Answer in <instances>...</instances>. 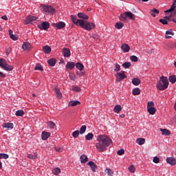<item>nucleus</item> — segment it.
<instances>
[{
	"instance_id": "obj_1",
	"label": "nucleus",
	"mask_w": 176,
	"mask_h": 176,
	"mask_svg": "<svg viewBox=\"0 0 176 176\" xmlns=\"http://www.w3.org/2000/svg\"><path fill=\"white\" fill-rule=\"evenodd\" d=\"M96 148L99 153H103L107 150V147L112 146V140L106 135L97 136Z\"/></svg>"
},
{
	"instance_id": "obj_2",
	"label": "nucleus",
	"mask_w": 176,
	"mask_h": 176,
	"mask_svg": "<svg viewBox=\"0 0 176 176\" xmlns=\"http://www.w3.org/2000/svg\"><path fill=\"white\" fill-rule=\"evenodd\" d=\"M71 20L72 21L74 24L79 25L80 27H81V28L87 31H91L96 28V24L94 23L89 22L87 21H84L82 19H78L77 16L74 15L71 16Z\"/></svg>"
},
{
	"instance_id": "obj_3",
	"label": "nucleus",
	"mask_w": 176,
	"mask_h": 176,
	"mask_svg": "<svg viewBox=\"0 0 176 176\" xmlns=\"http://www.w3.org/2000/svg\"><path fill=\"white\" fill-rule=\"evenodd\" d=\"M169 81L167 77L161 76L160 80L156 83V88L159 91H164L168 88Z\"/></svg>"
},
{
	"instance_id": "obj_4",
	"label": "nucleus",
	"mask_w": 176,
	"mask_h": 176,
	"mask_svg": "<svg viewBox=\"0 0 176 176\" xmlns=\"http://www.w3.org/2000/svg\"><path fill=\"white\" fill-rule=\"evenodd\" d=\"M127 19H130L131 20L135 21V15L131 13V12H125L120 14V21H126Z\"/></svg>"
},
{
	"instance_id": "obj_5",
	"label": "nucleus",
	"mask_w": 176,
	"mask_h": 176,
	"mask_svg": "<svg viewBox=\"0 0 176 176\" xmlns=\"http://www.w3.org/2000/svg\"><path fill=\"white\" fill-rule=\"evenodd\" d=\"M155 103L153 101H148L147 103V112L151 115H155L156 113V109L154 108Z\"/></svg>"
},
{
	"instance_id": "obj_6",
	"label": "nucleus",
	"mask_w": 176,
	"mask_h": 176,
	"mask_svg": "<svg viewBox=\"0 0 176 176\" xmlns=\"http://www.w3.org/2000/svg\"><path fill=\"white\" fill-rule=\"evenodd\" d=\"M42 8L45 12H49L50 13V14H54V13L56 12V9H54V8L51 6L43 5L42 6Z\"/></svg>"
},
{
	"instance_id": "obj_7",
	"label": "nucleus",
	"mask_w": 176,
	"mask_h": 176,
	"mask_svg": "<svg viewBox=\"0 0 176 176\" xmlns=\"http://www.w3.org/2000/svg\"><path fill=\"white\" fill-rule=\"evenodd\" d=\"M38 27L41 30L47 31L49 30V28L50 27V24L49 22L45 21V22H43L42 24L38 25Z\"/></svg>"
},
{
	"instance_id": "obj_8",
	"label": "nucleus",
	"mask_w": 176,
	"mask_h": 176,
	"mask_svg": "<svg viewBox=\"0 0 176 176\" xmlns=\"http://www.w3.org/2000/svg\"><path fill=\"white\" fill-rule=\"evenodd\" d=\"M36 17L34 16L29 15L26 17V19H25V24L28 25L30 23H32L34 21H36Z\"/></svg>"
},
{
	"instance_id": "obj_9",
	"label": "nucleus",
	"mask_w": 176,
	"mask_h": 176,
	"mask_svg": "<svg viewBox=\"0 0 176 176\" xmlns=\"http://www.w3.org/2000/svg\"><path fill=\"white\" fill-rule=\"evenodd\" d=\"M116 76L117 80L118 82H120L123 79H125V78H126V76L124 74V71H121L120 72H118L116 74Z\"/></svg>"
},
{
	"instance_id": "obj_10",
	"label": "nucleus",
	"mask_w": 176,
	"mask_h": 176,
	"mask_svg": "<svg viewBox=\"0 0 176 176\" xmlns=\"http://www.w3.org/2000/svg\"><path fill=\"white\" fill-rule=\"evenodd\" d=\"M22 49L25 51H30L32 49V45L29 42H25L23 45H22Z\"/></svg>"
},
{
	"instance_id": "obj_11",
	"label": "nucleus",
	"mask_w": 176,
	"mask_h": 176,
	"mask_svg": "<svg viewBox=\"0 0 176 176\" xmlns=\"http://www.w3.org/2000/svg\"><path fill=\"white\" fill-rule=\"evenodd\" d=\"M53 25L54 28H56L58 30H61L65 28V23L64 22L60 21L56 23H53Z\"/></svg>"
},
{
	"instance_id": "obj_12",
	"label": "nucleus",
	"mask_w": 176,
	"mask_h": 176,
	"mask_svg": "<svg viewBox=\"0 0 176 176\" xmlns=\"http://www.w3.org/2000/svg\"><path fill=\"white\" fill-rule=\"evenodd\" d=\"M166 162L170 166H174L176 164V159L173 157H168L166 158Z\"/></svg>"
},
{
	"instance_id": "obj_13",
	"label": "nucleus",
	"mask_w": 176,
	"mask_h": 176,
	"mask_svg": "<svg viewBox=\"0 0 176 176\" xmlns=\"http://www.w3.org/2000/svg\"><path fill=\"white\" fill-rule=\"evenodd\" d=\"M51 137V133L50 132H47V131H43L41 135V139L43 140H48Z\"/></svg>"
},
{
	"instance_id": "obj_14",
	"label": "nucleus",
	"mask_w": 176,
	"mask_h": 176,
	"mask_svg": "<svg viewBox=\"0 0 176 176\" xmlns=\"http://www.w3.org/2000/svg\"><path fill=\"white\" fill-rule=\"evenodd\" d=\"M87 165L90 166L93 172H96V170L97 169V165L94 162L90 161L87 163Z\"/></svg>"
},
{
	"instance_id": "obj_15",
	"label": "nucleus",
	"mask_w": 176,
	"mask_h": 176,
	"mask_svg": "<svg viewBox=\"0 0 176 176\" xmlns=\"http://www.w3.org/2000/svg\"><path fill=\"white\" fill-rule=\"evenodd\" d=\"M63 54L65 57L69 58L71 56V52L69 48H63Z\"/></svg>"
},
{
	"instance_id": "obj_16",
	"label": "nucleus",
	"mask_w": 176,
	"mask_h": 176,
	"mask_svg": "<svg viewBox=\"0 0 176 176\" xmlns=\"http://www.w3.org/2000/svg\"><path fill=\"white\" fill-rule=\"evenodd\" d=\"M2 69H5L7 72H10L14 69V67L12 65H10L6 62V64L3 65V67H2Z\"/></svg>"
},
{
	"instance_id": "obj_17",
	"label": "nucleus",
	"mask_w": 176,
	"mask_h": 176,
	"mask_svg": "<svg viewBox=\"0 0 176 176\" xmlns=\"http://www.w3.org/2000/svg\"><path fill=\"white\" fill-rule=\"evenodd\" d=\"M171 35V36H170ZM172 36H174V32L172 30L166 31L165 38L169 39L172 38Z\"/></svg>"
},
{
	"instance_id": "obj_18",
	"label": "nucleus",
	"mask_w": 176,
	"mask_h": 176,
	"mask_svg": "<svg viewBox=\"0 0 176 176\" xmlns=\"http://www.w3.org/2000/svg\"><path fill=\"white\" fill-rule=\"evenodd\" d=\"M121 49L124 52H129L130 50V47L128 45V44H122V45H121Z\"/></svg>"
},
{
	"instance_id": "obj_19",
	"label": "nucleus",
	"mask_w": 176,
	"mask_h": 176,
	"mask_svg": "<svg viewBox=\"0 0 176 176\" xmlns=\"http://www.w3.org/2000/svg\"><path fill=\"white\" fill-rule=\"evenodd\" d=\"M43 51L45 54H50L52 52V48L50 47V45H45V47H43Z\"/></svg>"
},
{
	"instance_id": "obj_20",
	"label": "nucleus",
	"mask_w": 176,
	"mask_h": 176,
	"mask_svg": "<svg viewBox=\"0 0 176 176\" xmlns=\"http://www.w3.org/2000/svg\"><path fill=\"white\" fill-rule=\"evenodd\" d=\"M78 16L80 19H82V20H88L89 19V16L85 14V13L83 12H79L78 14Z\"/></svg>"
},
{
	"instance_id": "obj_21",
	"label": "nucleus",
	"mask_w": 176,
	"mask_h": 176,
	"mask_svg": "<svg viewBox=\"0 0 176 176\" xmlns=\"http://www.w3.org/2000/svg\"><path fill=\"white\" fill-rule=\"evenodd\" d=\"M28 158L30 160H36L38 157V153L36 152H34L33 154L30 153L27 155Z\"/></svg>"
},
{
	"instance_id": "obj_22",
	"label": "nucleus",
	"mask_w": 176,
	"mask_h": 176,
	"mask_svg": "<svg viewBox=\"0 0 176 176\" xmlns=\"http://www.w3.org/2000/svg\"><path fill=\"white\" fill-rule=\"evenodd\" d=\"M151 16L153 17H156V14H159L160 10H158L156 8H154L153 10H151Z\"/></svg>"
},
{
	"instance_id": "obj_23",
	"label": "nucleus",
	"mask_w": 176,
	"mask_h": 176,
	"mask_svg": "<svg viewBox=\"0 0 176 176\" xmlns=\"http://www.w3.org/2000/svg\"><path fill=\"white\" fill-rule=\"evenodd\" d=\"M80 104L81 102L79 100H73L69 102V105L76 107V105H80Z\"/></svg>"
},
{
	"instance_id": "obj_24",
	"label": "nucleus",
	"mask_w": 176,
	"mask_h": 176,
	"mask_svg": "<svg viewBox=\"0 0 176 176\" xmlns=\"http://www.w3.org/2000/svg\"><path fill=\"white\" fill-rule=\"evenodd\" d=\"M88 160V157L86 155L82 154L80 156L81 164H85Z\"/></svg>"
},
{
	"instance_id": "obj_25",
	"label": "nucleus",
	"mask_w": 176,
	"mask_h": 176,
	"mask_svg": "<svg viewBox=\"0 0 176 176\" xmlns=\"http://www.w3.org/2000/svg\"><path fill=\"white\" fill-rule=\"evenodd\" d=\"M160 131L164 135H170L171 134V132L166 129H160Z\"/></svg>"
},
{
	"instance_id": "obj_26",
	"label": "nucleus",
	"mask_w": 176,
	"mask_h": 176,
	"mask_svg": "<svg viewBox=\"0 0 176 176\" xmlns=\"http://www.w3.org/2000/svg\"><path fill=\"white\" fill-rule=\"evenodd\" d=\"M132 83L135 86H138L141 84V81L139 78H135L132 80Z\"/></svg>"
},
{
	"instance_id": "obj_27",
	"label": "nucleus",
	"mask_w": 176,
	"mask_h": 176,
	"mask_svg": "<svg viewBox=\"0 0 176 176\" xmlns=\"http://www.w3.org/2000/svg\"><path fill=\"white\" fill-rule=\"evenodd\" d=\"M136 142L140 146L144 145L145 143V139L142 138H139L137 139Z\"/></svg>"
},
{
	"instance_id": "obj_28",
	"label": "nucleus",
	"mask_w": 176,
	"mask_h": 176,
	"mask_svg": "<svg viewBox=\"0 0 176 176\" xmlns=\"http://www.w3.org/2000/svg\"><path fill=\"white\" fill-rule=\"evenodd\" d=\"M168 80L173 85L175 84V82H176V76L175 75L170 76L168 77Z\"/></svg>"
},
{
	"instance_id": "obj_29",
	"label": "nucleus",
	"mask_w": 176,
	"mask_h": 176,
	"mask_svg": "<svg viewBox=\"0 0 176 176\" xmlns=\"http://www.w3.org/2000/svg\"><path fill=\"white\" fill-rule=\"evenodd\" d=\"M74 67H75V63L73 62H69L66 65V68L67 69H72L73 68H74Z\"/></svg>"
},
{
	"instance_id": "obj_30",
	"label": "nucleus",
	"mask_w": 176,
	"mask_h": 176,
	"mask_svg": "<svg viewBox=\"0 0 176 176\" xmlns=\"http://www.w3.org/2000/svg\"><path fill=\"white\" fill-rule=\"evenodd\" d=\"M47 63L50 66L54 67V65H56V61L54 58H51L47 60Z\"/></svg>"
},
{
	"instance_id": "obj_31",
	"label": "nucleus",
	"mask_w": 176,
	"mask_h": 176,
	"mask_svg": "<svg viewBox=\"0 0 176 176\" xmlns=\"http://www.w3.org/2000/svg\"><path fill=\"white\" fill-rule=\"evenodd\" d=\"M3 127L7 128L8 130H11L14 128V124L12 123H5Z\"/></svg>"
},
{
	"instance_id": "obj_32",
	"label": "nucleus",
	"mask_w": 176,
	"mask_h": 176,
	"mask_svg": "<svg viewBox=\"0 0 176 176\" xmlns=\"http://www.w3.org/2000/svg\"><path fill=\"white\" fill-rule=\"evenodd\" d=\"M94 137V135L92 133H89L87 135H85V140L87 141H90L92 140Z\"/></svg>"
},
{
	"instance_id": "obj_33",
	"label": "nucleus",
	"mask_w": 176,
	"mask_h": 176,
	"mask_svg": "<svg viewBox=\"0 0 176 176\" xmlns=\"http://www.w3.org/2000/svg\"><path fill=\"white\" fill-rule=\"evenodd\" d=\"M121 110H122V107L120 104H116V106H115L113 109V111L117 113H118Z\"/></svg>"
},
{
	"instance_id": "obj_34",
	"label": "nucleus",
	"mask_w": 176,
	"mask_h": 176,
	"mask_svg": "<svg viewBox=\"0 0 176 176\" xmlns=\"http://www.w3.org/2000/svg\"><path fill=\"white\" fill-rule=\"evenodd\" d=\"M140 93H141V90L140 89V88H135L133 90V94L134 96H138L140 94Z\"/></svg>"
},
{
	"instance_id": "obj_35",
	"label": "nucleus",
	"mask_w": 176,
	"mask_h": 176,
	"mask_svg": "<svg viewBox=\"0 0 176 176\" xmlns=\"http://www.w3.org/2000/svg\"><path fill=\"white\" fill-rule=\"evenodd\" d=\"M55 93H56V96L58 99H60L62 98V94L60 93L58 88H57V87L55 88Z\"/></svg>"
},
{
	"instance_id": "obj_36",
	"label": "nucleus",
	"mask_w": 176,
	"mask_h": 176,
	"mask_svg": "<svg viewBox=\"0 0 176 176\" xmlns=\"http://www.w3.org/2000/svg\"><path fill=\"white\" fill-rule=\"evenodd\" d=\"M168 19H166L165 18V16H164V19H160V20H159V22L160 23H162V25H168Z\"/></svg>"
},
{
	"instance_id": "obj_37",
	"label": "nucleus",
	"mask_w": 176,
	"mask_h": 176,
	"mask_svg": "<svg viewBox=\"0 0 176 176\" xmlns=\"http://www.w3.org/2000/svg\"><path fill=\"white\" fill-rule=\"evenodd\" d=\"M76 67L78 69H79L80 71H82L83 69L85 68L83 64L80 63H77L76 65Z\"/></svg>"
},
{
	"instance_id": "obj_38",
	"label": "nucleus",
	"mask_w": 176,
	"mask_h": 176,
	"mask_svg": "<svg viewBox=\"0 0 176 176\" xmlns=\"http://www.w3.org/2000/svg\"><path fill=\"white\" fill-rule=\"evenodd\" d=\"M176 8V3H173V5L170 6V8L166 10L165 12H172L173 11H174V10H175Z\"/></svg>"
},
{
	"instance_id": "obj_39",
	"label": "nucleus",
	"mask_w": 176,
	"mask_h": 176,
	"mask_svg": "<svg viewBox=\"0 0 176 176\" xmlns=\"http://www.w3.org/2000/svg\"><path fill=\"white\" fill-rule=\"evenodd\" d=\"M124 26V23L122 22H117L116 23V28L118 30H121Z\"/></svg>"
},
{
	"instance_id": "obj_40",
	"label": "nucleus",
	"mask_w": 176,
	"mask_h": 176,
	"mask_svg": "<svg viewBox=\"0 0 176 176\" xmlns=\"http://www.w3.org/2000/svg\"><path fill=\"white\" fill-rule=\"evenodd\" d=\"M52 173L54 175H57L60 173V169L59 168H54V169H52Z\"/></svg>"
},
{
	"instance_id": "obj_41",
	"label": "nucleus",
	"mask_w": 176,
	"mask_h": 176,
	"mask_svg": "<svg viewBox=\"0 0 176 176\" xmlns=\"http://www.w3.org/2000/svg\"><path fill=\"white\" fill-rule=\"evenodd\" d=\"M25 112L23 110H19L16 112V116H20L22 117L23 116H24Z\"/></svg>"
},
{
	"instance_id": "obj_42",
	"label": "nucleus",
	"mask_w": 176,
	"mask_h": 176,
	"mask_svg": "<svg viewBox=\"0 0 176 176\" xmlns=\"http://www.w3.org/2000/svg\"><path fill=\"white\" fill-rule=\"evenodd\" d=\"M7 61L3 58H0V67L3 69Z\"/></svg>"
},
{
	"instance_id": "obj_43",
	"label": "nucleus",
	"mask_w": 176,
	"mask_h": 176,
	"mask_svg": "<svg viewBox=\"0 0 176 176\" xmlns=\"http://www.w3.org/2000/svg\"><path fill=\"white\" fill-rule=\"evenodd\" d=\"M47 124L49 127L52 129H54V127L56 126V124L52 121L48 122Z\"/></svg>"
},
{
	"instance_id": "obj_44",
	"label": "nucleus",
	"mask_w": 176,
	"mask_h": 176,
	"mask_svg": "<svg viewBox=\"0 0 176 176\" xmlns=\"http://www.w3.org/2000/svg\"><path fill=\"white\" fill-rule=\"evenodd\" d=\"M122 66L124 68L127 69L129 68L131 66V63L129 62H126L122 64Z\"/></svg>"
},
{
	"instance_id": "obj_45",
	"label": "nucleus",
	"mask_w": 176,
	"mask_h": 176,
	"mask_svg": "<svg viewBox=\"0 0 176 176\" xmlns=\"http://www.w3.org/2000/svg\"><path fill=\"white\" fill-rule=\"evenodd\" d=\"M9 155L6 153H0V159H8Z\"/></svg>"
},
{
	"instance_id": "obj_46",
	"label": "nucleus",
	"mask_w": 176,
	"mask_h": 176,
	"mask_svg": "<svg viewBox=\"0 0 176 176\" xmlns=\"http://www.w3.org/2000/svg\"><path fill=\"white\" fill-rule=\"evenodd\" d=\"M105 173H107V175L109 176L113 175V172L112 171V169H105Z\"/></svg>"
},
{
	"instance_id": "obj_47",
	"label": "nucleus",
	"mask_w": 176,
	"mask_h": 176,
	"mask_svg": "<svg viewBox=\"0 0 176 176\" xmlns=\"http://www.w3.org/2000/svg\"><path fill=\"white\" fill-rule=\"evenodd\" d=\"M34 69L35 70H40V71L43 70V69L42 67V65L41 64H36L35 67H34Z\"/></svg>"
},
{
	"instance_id": "obj_48",
	"label": "nucleus",
	"mask_w": 176,
	"mask_h": 176,
	"mask_svg": "<svg viewBox=\"0 0 176 176\" xmlns=\"http://www.w3.org/2000/svg\"><path fill=\"white\" fill-rule=\"evenodd\" d=\"M87 129V126L85 125L81 126L80 131H79L81 134H83Z\"/></svg>"
},
{
	"instance_id": "obj_49",
	"label": "nucleus",
	"mask_w": 176,
	"mask_h": 176,
	"mask_svg": "<svg viewBox=\"0 0 176 176\" xmlns=\"http://www.w3.org/2000/svg\"><path fill=\"white\" fill-rule=\"evenodd\" d=\"M153 162L155 164H159L160 162V159L157 156H155V157H153Z\"/></svg>"
},
{
	"instance_id": "obj_50",
	"label": "nucleus",
	"mask_w": 176,
	"mask_h": 176,
	"mask_svg": "<svg viewBox=\"0 0 176 176\" xmlns=\"http://www.w3.org/2000/svg\"><path fill=\"white\" fill-rule=\"evenodd\" d=\"M80 134V131H76L72 133V135L74 138H78V135Z\"/></svg>"
},
{
	"instance_id": "obj_51",
	"label": "nucleus",
	"mask_w": 176,
	"mask_h": 176,
	"mask_svg": "<svg viewBox=\"0 0 176 176\" xmlns=\"http://www.w3.org/2000/svg\"><path fill=\"white\" fill-rule=\"evenodd\" d=\"M130 59H131L133 62H135V63H136V62L138 61V58L137 56H131L130 57Z\"/></svg>"
},
{
	"instance_id": "obj_52",
	"label": "nucleus",
	"mask_w": 176,
	"mask_h": 176,
	"mask_svg": "<svg viewBox=\"0 0 176 176\" xmlns=\"http://www.w3.org/2000/svg\"><path fill=\"white\" fill-rule=\"evenodd\" d=\"M72 89H73V91H76V92H80L81 91V89L78 86L73 87Z\"/></svg>"
},
{
	"instance_id": "obj_53",
	"label": "nucleus",
	"mask_w": 176,
	"mask_h": 176,
	"mask_svg": "<svg viewBox=\"0 0 176 176\" xmlns=\"http://www.w3.org/2000/svg\"><path fill=\"white\" fill-rule=\"evenodd\" d=\"M11 52H12L11 47H8V48H6V54L7 56H8L10 54Z\"/></svg>"
},
{
	"instance_id": "obj_54",
	"label": "nucleus",
	"mask_w": 176,
	"mask_h": 176,
	"mask_svg": "<svg viewBox=\"0 0 176 176\" xmlns=\"http://www.w3.org/2000/svg\"><path fill=\"white\" fill-rule=\"evenodd\" d=\"M129 170L131 173H135V168L133 165H131V166H129Z\"/></svg>"
},
{
	"instance_id": "obj_55",
	"label": "nucleus",
	"mask_w": 176,
	"mask_h": 176,
	"mask_svg": "<svg viewBox=\"0 0 176 176\" xmlns=\"http://www.w3.org/2000/svg\"><path fill=\"white\" fill-rule=\"evenodd\" d=\"M124 149H122V148H121V149H120L118 151V155H124Z\"/></svg>"
},
{
	"instance_id": "obj_56",
	"label": "nucleus",
	"mask_w": 176,
	"mask_h": 176,
	"mask_svg": "<svg viewBox=\"0 0 176 176\" xmlns=\"http://www.w3.org/2000/svg\"><path fill=\"white\" fill-rule=\"evenodd\" d=\"M55 150L56 152L62 153L63 151V148L62 147H55Z\"/></svg>"
},
{
	"instance_id": "obj_57",
	"label": "nucleus",
	"mask_w": 176,
	"mask_h": 176,
	"mask_svg": "<svg viewBox=\"0 0 176 176\" xmlns=\"http://www.w3.org/2000/svg\"><path fill=\"white\" fill-rule=\"evenodd\" d=\"M169 47L171 49H176V43H171L170 44H169Z\"/></svg>"
},
{
	"instance_id": "obj_58",
	"label": "nucleus",
	"mask_w": 176,
	"mask_h": 176,
	"mask_svg": "<svg viewBox=\"0 0 176 176\" xmlns=\"http://www.w3.org/2000/svg\"><path fill=\"white\" fill-rule=\"evenodd\" d=\"M10 38L13 41H17L18 36L16 35L11 34Z\"/></svg>"
},
{
	"instance_id": "obj_59",
	"label": "nucleus",
	"mask_w": 176,
	"mask_h": 176,
	"mask_svg": "<svg viewBox=\"0 0 176 176\" xmlns=\"http://www.w3.org/2000/svg\"><path fill=\"white\" fill-rule=\"evenodd\" d=\"M120 66L118 63H116L114 71L118 72V71H120Z\"/></svg>"
},
{
	"instance_id": "obj_60",
	"label": "nucleus",
	"mask_w": 176,
	"mask_h": 176,
	"mask_svg": "<svg viewBox=\"0 0 176 176\" xmlns=\"http://www.w3.org/2000/svg\"><path fill=\"white\" fill-rule=\"evenodd\" d=\"M76 75L75 74H70L69 75V78L71 79V80L72 81H75L76 79Z\"/></svg>"
},
{
	"instance_id": "obj_61",
	"label": "nucleus",
	"mask_w": 176,
	"mask_h": 176,
	"mask_svg": "<svg viewBox=\"0 0 176 176\" xmlns=\"http://www.w3.org/2000/svg\"><path fill=\"white\" fill-rule=\"evenodd\" d=\"M92 38H93L94 39H96V40H99V39H100V36L98 35V34H93V35H92Z\"/></svg>"
},
{
	"instance_id": "obj_62",
	"label": "nucleus",
	"mask_w": 176,
	"mask_h": 176,
	"mask_svg": "<svg viewBox=\"0 0 176 176\" xmlns=\"http://www.w3.org/2000/svg\"><path fill=\"white\" fill-rule=\"evenodd\" d=\"M76 74L80 76V78H81V76H84L85 72H81L80 73L76 72Z\"/></svg>"
},
{
	"instance_id": "obj_63",
	"label": "nucleus",
	"mask_w": 176,
	"mask_h": 176,
	"mask_svg": "<svg viewBox=\"0 0 176 176\" xmlns=\"http://www.w3.org/2000/svg\"><path fill=\"white\" fill-rule=\"evenodd\" d=\"M1 19L7 21H8V17H7L6 15H3V16H1Z\"/></svg>"
},
{
	"instance_id": "obj_64",
	"label": "nucleus",
	"mask_w": 176,
	"mask_h": 176,
	"mask_svg": "<svg viewBox=\"0 0 176 176\" xmlns=\"http://www.w3.org/2000/svg\"><path fill=\"white\" fill-rule=\"evenodd\" d=\"M0 76L1 78H6V75L3 74L2 72H0Z\"/></svg>"
}]
</instances>
